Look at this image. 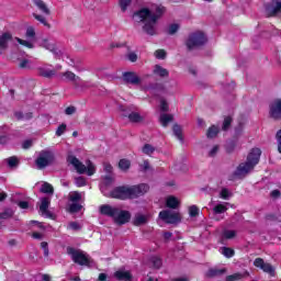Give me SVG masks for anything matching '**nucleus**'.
<instances>
[{"instance_id": "1", "label": "nucleus", "mask_w": 281, "mask_h": 281, "mask_svg": "<svg viewBox=\"0 0 281 281\" xmlns=\"http://www.w3.org/2000/svg\"><path fill=\"white\" fill-rule=\"evenodd\" d=\"M165 9L161 5H153L150 9L143 8L133 14V21L135 23H144L143 32L148 36H156L157 34V21L161 19Z\"/></svg>"}, {"instance_id": "2", "label": "nucleus", "mask_w": 281, "mask_h": 281, "mask_svg": "<svg viewBox=\"0 0 281 281\" xmlns=\"http://www.w3.org/2000/svg\"><path fill=\"white\" fill-rule=\"evenodd\" d=\"M260 155H262L260 148H252L248 154L246 161L239 164V166L235 170V177H238V179L247 177V175H249V172H251V170H254V168L258 166L260 161Z\"/></svg>"}, {"instance_id": "3", "label": "nucleus", "mask_w": 281, "mask_h": 281, "mask_svg": "<svg viewBox=\"0 0 281 281\" xmlns=\"http://www.w3.org/2000/svg\"><path fill=\"white\" fill-rule=\"evenodd\" d=\"M99 212L103 216H109L110 218H113L116 225H126V223L131 221V212L124 211L117 206L103 204L99 207Z\"/></svg>"}, {"instance_id": "4", "label": "nucleus", "mask_w": 281, "mask_h": 281, "mask_svg": "<svg viewBox=\"0 0 281 281\" xmlns=\"http://www.w3.org/2000/svg\"><path fill=\"white\" fill-rule=\"evenodd\" d=\"M67 254L70 256L72 262L75 265H79L80 267H89L93 260L87 252L80 250V249H75L74 247H68L67 248Z\"/></svg>"}, {"instance_id": "5", "label": "nucleus", "mask_w": 281, "mask_h": 281, "mask_svg": "<svg viewBox=\"0 0 281 281\" xmlns=\"http://www.w3.org/2000/svg\"><path fill=\"white\" fill-rule=\"evenodd\" d=\"M67 161L74 166L79 175H85V172H87L88 177L95 175V166L91 161H88L87 166H85L76 156H68Z\"/></svg>"}, {"instance_id": "6", "label": "nucleus", "mask_w": 281, "mask_h": 281, "mask_svg": "<svg viewBox=\"0 0 281 281\" xmlns=\"http://www.w3.org/2000/svg\"><path fill=\"white\" fill-rule=\"evenodd\" d=\"M50 164H54V154L49 150H42L35 159L37 170H44Z\"/></svg>"}, {"instance_id": "7", "label": "nucleus", "mask_w": 281, "mask_h": 281, "mask_svg": "<svg viewBox=\"0 0 281 281\" xmlns=\"http://www.w3.org/2000/svg\"><path fill=\"white\" fill-rule=\"evenodd\" d=\"M205 43H207V37H205V34L202 32H195L189 36L187 47L189 49H194L196 47H201V45H205Z\"/></svg>"}, {"instance_id": "8", "label": "nucleus", "mask_w": 281, "mask_h": 281, "mask_svg": "<svg viewBox=\"0 0 281 281\" xmlns=\"http://www.w3.org/2000/svg\"><path fill=\"white\" fill-rule=\"evenodd\" d=\"M40 47L47 49L54 54L55 58H63L65 56V50L56 46V43L52 40L44 38L40 42Z\"/></svg>"}, {"instance_id": "9", "label": "nucleus", "mask_w": 281, "mask_h": 281, "mask_svg": "<svg viewBox=\"0 0 281 281\" xmlns=\"http://www.w3.org/2000/svg\"><path fill=\"white\" fill-rule=\"evenodd\" d=\"M159 218L161 221H165V223H168L169 225H175V223L181 222V215L175 211H161L159 213Z\"/></svg>"}, {"instance_id": "10", "label": "nucleus", "mask_w": 281, "mask_h": 281, "mask_svg": "<svg viewBox=\"0 0 281 281\" xmlns=\"http://www.w3.org/2000/svg\"><path fill=\"white\" fill-rule=\"evenodd\" d=\"M254 267L261 269L263 273H268V276H271L272 278L276 276V268L271 263L265 262V259L262 258H256L254 261Z\"/></svg>"}, {"instance_id": "11", "label": "nucleus", "mask_w": 281, "mask_h": 281, "mask_svg": "<svg viewBox=\"0 0 281 281\" xmlns=\"http://www.w3.org/2000/svg\"><path fill=\"white\" fill-rule=\"evenodd\" d=\"M111 196L112 199H121V201L132 199L131 187H119L112 191Z\"/></svg>"}, {"instance_id": "12", "label": "nucleus", "mask_w": 281, "mask_h": 281, "mask_svg": "<svg viewBox=\"0 0 281 281\" xmlns=\"http://www.w3.org/2000/svg\"><path fill=\"white\" fill-rule=\"evenodd\" d=\"M123 82L125 85H133L134 87H137L142 85V78H139V75L134 71H126L123 72Z\"/></svg>"}, {"instance_id": "13", "label": "nucleus", "mask_w": 281, "mask_h": 281, "mask_svg": "<svg viewBox=\"0 0 281 281\" xmlns=\"http://www.w3.org/2000/svg\"><path fill=\"white\" fill-rule=\"evenodd\" d=\"M148 190H150V187L146 183L130 187L132 199H137V196H144V194H146Z\"/></svg>"}, {"instance_id": "14", "label": "nucleus", "mask_w": 281, "mask_h": 281, "mask_svg": "<svg viewBox=\"0 0 281 281\" xmlns=\"http://www.w3.org/2000/svg\"><path fill=\"white\" fill-rule=\"evenodd\" d=\"M270 116L273 120H281V99H276L270 104Z\"/></svg>"}, {"instance_id": "15", "label": "nucleus", "mask_w": 281, "mask_h": 281, "mask_svg": "<svg viewBox=\"0 0 281 281\" xmlns=\"http://www.w3.org/2000/svg\"><path fill=\"white\" fill-rule=\"evenodd\" d=\"M266 12L268 16H276V14H281V1L273 0L271 3L267 4Z\"/></svg>"}, {"instance_id": "16", "label": "nucleus", "mask_w": 281, "mask_h": 281, "mask_svg": "<svg viewBox=\"0 0 281 281\" xmlns=\"http://www.w3.org/2000/svg\"><path fill=\"white\" fill-rule=\"evenodd\" d=\"M61 78H65V80H68V82H74L75 87H80L81 78L69 70L63 72Z\"/></svg>"}, {"instance_id": "17", "label": "nucleus", "mask_w": 281, "mask_h": 281, "mask_svg": "<svg viewBox=\"0 0 281 281\" xmlns=\"http://www.w3.org/2000/svg\"><path fill=\"white\" fill-rule=\"evenodd\" d=\"M12 41V34L11 33H2L0 35V54H3L5 49H8V43Z\"/></svg>"}, {"instance_id": "18", "label": "nucleus", "mask_w": 281, "mask_h": 281, "mask_svg": "<svg viewBox=\"0 0 281 281\" xmlns=\"http://www.w3.org/2000/svg\"><path fill=\"white\" fill-rule=\"evenodd\" d=\"M33 5L42 12V14H45L46 16H49L52 14V11L49 10V7H47V3L43 0H33Z\"/></svg>"}, {"instance_id": "19", "label": "nucleus", "mask_w": 281, "mask_h": 281, "mask_svg": "<svg viewBox=\"0 0 281 281\" xmlns=\"http://www.w3.org/2000/svg\"><path fill=\"white\" fill-rule=\"evenodd\" d=\"M227 273V269H218V268H211L206 272V278H218L221 276H225Z\"/></svg>"}, {"instance_id": "20", "label": "nucleus", "mask_w": 281, "mask_h": 281, "mask_svg": "<svg viewBox=\"0 0 281 281\" xmlns=\"http://www.w3.org/2000/svg\"><path fill=\"white\" fill-rule=\"evenodd\" d=\"M114 278L121 281H131L133 280V274H131V272L126 270H119L114 273Z\"/></svg>"}, {"instance_id": "21", "label": "nucleus", "mask_w": 281, "mask_h": 281, "mask_svg": "<svg viewBox=\"0 0 281 281\" xmlns=\"http://www.w3.org/2000/svg\"><path fill=\"white\" fill-rule=\"evenodd\" d=\"M49 203H52L49 198H43L41 200L40 212L43 216H47L49 214Z\"/></svg>"}, {"instance_id": "22", "label": "nucleus", "mask_w": 281, "mask_h": 281, "mask_svg": "<svg viewBox=\"0 0 281 281\" xmlns=\"http://www.w3.org/2000/svg\"><path fill=\"white\" fill-rule=\"evenodd\" d=\"M154 74H155V76H159V78H168V76H169L168 69H166L159 65H156L154 67Z\"/></svg>"}, {"instance_id": "23", "label": "nucleus", "mask_w": 281, "mask_h": 281, "mask_svg": "<svg viewBox=\"0 0 281 281\" xmlns=\"http://www.w3.org/2000/svg\"><path fill=\"white\" fill-rule=\"evenodd\" d=\"M247 276H249V273L247 271H245L244 273L240 272H236L234 274L227 276L226 277V281H238V280H243V278H247Z\"/></svg>"}, {"instance_id": "24", "label": "nucleus", "mask_w": 281, "mask_h": 281, "mask_svg": "<svg viewBox=\"0 0 281 281\" xmlns=\"http://www.w3.org/2000/svg\"><path fill=\"white\" fill-rule=\"evenodd\" d=\"M146 223H148V217L147 215L144 214H136L134 217V225H146Z\"/></svg>"}, {"instance_id": "25", "label": "nucleus", "mask_w": 281, "mask_h": 281, "mask_svg": "<svg viewBox=\"0 0 281 281\" xmlns=\"http://www.w3.org/2000/svg\"><path fill=\"white\" fill-rule=\"evenodd\" d=\"M40 76H43L44 78H53V76H56V70L47 69L45 67L38 68Z\"/></svg>"}, {"instance_id": "26", "label": "nucleus", "mask_w": 281, "mask_h": 281, "mask_svg": "<svg viewBox=\"0 0 281 281\" xmlns=\"http://www.w3.org/2000/svg\"><path fill=\"white\" fill-rule=\"evenodd\" d=\"M68 199L71 203H80L82 201V193L72 191L69 193Z\"/></svg>"}, {"instance_id": "27", "label": "nucleus", "mask_w": 281, "mask_h": 281, "mask_svg": "<svg viewBox=\"0 0 281 281\" xmlns=\"http://www.w3.org/2000/svg\"><path fill=\"white\" fill-rule=\"evenodd\" d=\"M166 205L171 210H177L179 207V200L175 196H169L167 198Z\"/></svg>"}, {"instance_id": "28", "label": "nucleus", "mask_w": 281, "mask_h": 281, "mask_svg": "<svg viewBox=\"0 0 281 281\" xmlns=\"http://www.w3.org/2000/svg\"><path fill=\"white\" fill-rule=\"evenodd\" d=\"M128 120H130V122H133L135 124H139V122H142L144 120V116H142L137 112H132L131 114H128Z\"/></svg>"}, {"instance_id": "29", "label": "nucleus", "mask_w": 281, "mask_h": 281, "mask_svg": "<svg viewBox=\"0 0 281 281\" xmlns=\"http://www.w3.org/2000/svg\"><path fill=\"white\" fill-rule=\"evenodd\" d=\"M227 212V203L225 204H216L213 207V214H225Z\"/></svg>"}, {"instance_id": "30", "label": "nucleus", "mask_w": 281, "mask_h": 281, "mask_svg": "<svg viewBox=\"0 0 281 281\" xmlns=\"http://www.w3.org/2000/svg\"><path fill=\"white\" fill-rule=\"evenodd\" d=\"M33 18L40 23H42V25H44L45 27H52V25L47 22V19H45V16L38 13H33Z\"/></svg>"}, {"instance_id": "31", "label": "nucleus", "mask_w": 281, "mask_h": 281, "mask_svg": "<svg viewBox=\"0 0 281 281\" xmlns=\"http://www.w3.org/2000/svg\"><path fill=\"white\" fill-rule=\"evenodd\" d=\"M41 192L44 194H54V187L47 182H44L42 184Z\"/></svg>"}, {"instance_id": "32", "label": "nucleus", "mask_w": 281, "mask_h": 281, "mask_svg": "<svg viewBox=\"0 0 281 281\" xmlns=\"http://www.w3.org/2000/svg\"><path fill=\"white\" fill-rule=\"evenodd\" d=\"M119 168H120V170H123V172H126V170H128V168H131V160L121 159L119 161Z\"/></svg>"}, {"instance_id": "33", "label": "nucleus", "mask_w": 281, "mask_h": 281, "mask_svg": "<svg viewBox=\"0 0 281 281\" xmlns=\"http://www.w3.org/2000/svg\"><path fill=\"white\" fill-rule=\"evenodd\" d=\"M172 121V114H162L160 115V123L161 126H168V124H170V122Z\"/></svg>"}, {"instance_id": "34", "label": "nucleus", "mask_w": 281, "mask_h": 281, "mask_svg": "<svg viewBox=\"0 0 281 281\" xmlns=\"http://www.w3.org/2000/svg\"><path fill=\"white\" fill-rule=\"evenodd\" d=\"M236 231L234 229H225L223 232V238H225L226 240H232L233 238H236Z\"/></svg>"}, {"instance_id": "35", "label": "nucleus", "mask_w": 281, "mask_h": 281, "mask_svg": "<svg viewBox=\"0 0 281 281\" xmlns=\"http://www.w3.org/2000/svg\"><path fill=\"white\" fill-rule=\"evenodd\" d=\"M173 135L180 140L183 142V131L179 125H173Z\"/></svg>"}, {"instance_id": "36", "label": "nucleus", "mask_w": 281, "mask_h": 281, "mask_svg": "<svg viewBox=\"0 0 281 281\" xmlns=\"http://www.w3.org/2000/svg\"><path fill=\"white\" fill-rule=\"evenodd\" d=\"M217 135H218V127L217 126L213 125L207 130L206 137H209L210 139L216 137Z\"/></svg>"}, {"instance_id": "37", "label": "nucleus", "mask_w": 281, "mask_h": 281, "mask_svg": "<svg viewBox=\"0 0 281 281\" xmlns=\"http://www.w3.org/2000/svg\"><path fill=\"white\" fill-rule=\"evenodd\" d=\"M80 210H82V205H80L79 202H72L71 204H69V212L71 214L80 212Z\"/></svg>"}, {"instance_id": "38", "label": "nucleus", "mask_w": 281, "mask_h": 281, "mask_svg": "<svg viewBox=\"0 0 281 281\" xmlns=\"http://www.w3.org/2000/svg\"><path fill=\"white\" fill-rule=\"evenodd\" d=\"M15 41L20 44L23 45L24 47H27L29 49H34V44L30 41L21 40L19 37H15Z\"/></svg>"}, {"instance_id": "39", "label": "nucleus", "mask_w": 281, "mask_h": 281, "mask_svg": "<svg viewBox=\"0 0 281 281\" xmlns=\"http://www.w3.org/2000/svg\"><path fill=\"white\" fill-rule=\"evenodd\" d=\"M222 254H223V256H225V258H234L235 251L232 248L223 247L222 248Z\"/></svg>"}, {"instance_id": "40", "label": "nucleus", "mask_w": 281, "mask_h": 281, "mask_svg": "<svg viewBox=\"0 0 281 281\" xmlns=\"http://www.w3.org/2000/svg\"><path fill=\"white\" fill-rule=\"evenodd\" d=\"M150 262H151V266L154 267V269L161 268V259L159 257H151Z\"/></svg>"}, {"instance_id": "41", "label": "nucleus", "mask_w": 281, "mask_h": 281, "mask_svg": "<svg viewBox=\"0 0 281 281\" xmlns=\"http://www.w3.org/2000/svg\"><path fill=\"white\" fill-rule=\"evenodd\" d=\"M7 164L10 168H16V166H19V158L10 157L7 159Z\"/></svg>"}, {"instance_id": "42", "label": "nucleus", "mask_w": 281, "mask_h": 281, "mask_svg": "<svg viewBox=\"0 0 281 281\" xmlns=\"http://www.w3.org/2000/svg\"><path fill=\"white\" fill-rule=\"evenodd\" d=\"M143 153L144 155H153V153H155V148L150 144H145L143 146Z\"/></svg>"}, {"instance_id": "43", "label": "nucleus", "mask_w": 281, "mask_h": 281, "mask_svg": "<svg viewBox=\"0 0 281 281\" xmlns=\"http://www.w3.org/2000/svg\"><path fill=\"white\" fill-rule=\"evenodd\" d=\"M75 183L77 188H82L85 186H87V179H85V177H77L75 179Z\"/></svg>"}, {"instance_id": "44", "label": "nucleus", "mask_w": 281, "mask_h": 281, "mask_svg": "<svg viewBox=\"0 0 281 281\" xmlns=\"http://www.w3.org/2000/svg\"><path fill=\"white\" fill-rule=\"evenodd\" d=\"M132 2H133V0H121L120 7H121L122 12H126V10H128V5H131Z\"/></svg>"}, {"instance_id": "45", "label": "nucleus", "mask_w": 281, "mask_h": 281, "mask_svg": "<svg viewBox=\"0 0 281 281\" xmlns=\"http://www.w3.org/2000/svg\"><path fill=\"white\" fill-rule=\"evenodd\" d=\"M91 87H93V85H91L90 81H83L81 79V81H79V87H75V89H91Z\"/></svg>"}, {"instance_id": "46", "label": "nucleus", "mask_w": 281, "mask_h": 281, "mask_svg": "<svg viewBox=\"0 0 281 281\" xmlns=\"http://www.w3.org/2000/svg\"><path fill=\"white\" fill-rule=\"evenodd\" d=\"M11 216H14V212L11 209H7L4 212L0 213V218H11Z\"/></svg>"}, {"instance_id": "47", "label": "nucleus", "mask_w": 281, "mask_h": 281, "mask_svg": "<svg viewBox=\"0 0 281 281\" xmlns=\"http://www.w3.org/2000/svg\"><path fill=\"white\" fill-rule=\"evenodd\" d=\"M177 32H179V24H171L169 25L167 33L172 35V34H177Z\"/></svg>"}, {"instance_id": "48", "label": "nucleus", "mask_w": 281, "mask_h": 281, "mask_svg": "<svg viewBox=\"0 0 281 281\" xmlns=\"http://www.w3.org/2000/svg\"><path fill=\"white\" fill-rule=\"evenodd\" d=\"M140 172H147V170H150V162L148 160H144L142 165H139Z\"/></svg>"}, {"instance_id": "49", "label": "nucleus", "mask_w": 281, "mask_h": 281, "mask_svg": "<svg viewBox=\"0 0 281 281\" xmlns=\"http://www.w3.org/2000/svg\"><path fill=\"white\" fill-rule=\"evenodd\" d=\"M68 229H72V232H78L79 229H81L80 224H78V222H70L68 224Z\"/></svg>"}, {"instance_id": "50", "label": "nucleus", "mask_w": 281, "mask_h": 281, "mask_svg": "<svg viewBox=\"0 0 281 281\" xmlns=\"http://www.w3.org/2000/svg\"><path fill=\"white\" fill-rule=\"evenodd\" d=\"M155 56L158 58V60H164L166 58V50L158 49L155 52Z\"/></svg>"}, {"instance_id": "51", "label": "nucleus", "mask_w": 281, "mask_h": 281, "mask_svg": "<svg viewBox=\"0 0 281 281\" xmlns=\"http://www.w3.org/2000/svg\"><path fill=\"white\" fill-rule=\"evenodd\" d=\"M65 131H67V124L59 125L56 130L57 137H60V135H63Z\"/></svg>"}, {"instance_id": "52", "label": "nucleus", "mask_w": 281, "mask_h": 281, "mask_svg": "<svg viewBox=\"0 0 281 281\" xmlns=\"http://www.w3.org/2000/svg\"><path fill=\"white\" fill-rule=\"evenodd\" d=\"M189 214L190 216H198L199 215V207L196 205H191L189 207Z\"/></svg>"}, {"instance_id": "53", "label": "nucleus", "mask_w": 281, "mask_h": 281, "mask_svg": "<svg viewBox=\"0 0 281 281\" xmlns=\"http://www.w3.org/2000/svg\"><path fill=\"white\" fill-rule=\"evenodd\" d=\"M231 125H232V117L229 116L225 117L223 123V131H227V128H229Z\"/></svg>"}, {"instance_id": "54", "label": "nucleus", "mask_w": 281, "mask_h": 281, "mask_svg": "<svg viewBox=\"0 0 281 281\" xmlns=\"http://www.w3.org/2000/svg\"><path fill=\"white\" fill-rule=\"evenodd\" d=\"M221 199L227 200L231 196L229 190L227 189H222L220 193Z\"/></svg>"}, {"instance_id": "55", "label": "nucleus", "mask_w": 281, "mask_h": 281, "mask_svg": "<svg viewBox=\"0 0 281 281\" xmlns=\"http://www.w3.org/2000/svg\"><path fill=\"white\" fill-rule=\"evenodd\" d=\"M36 36V32L34 31V27H29L26 30V38H34Z\"/></svg>"}, {"instance_id": "56", "label": "nucleus", "mask_w": 281, "mask_h": 281, "mask_svg": "<svg viewBox=\"0 0 281 281\" xmlns=\"http://www.w3.org/2000/svg\"><path fill=\"white\" fill-rule=\"evenodd\" d=\"M20 69H27L30 67V60L27 59H22L19 64Z\"/></svg>"}, {"instance_id": "57", "label": "nucleus", "mask_w": 281, "mask_h": 281, "mask_svg": "<svg viewBox=\"0 0 281 281\" xmlns=\"http://www.w3.org/2000/svg\"><path fill=\"white\" fill-rule=\"evenodd\" d=\"M276 139L278 142V150L281 154V130L277 132Z\"/></svg>"}, {"instance_id": "58", "label": "nucleus", "mask_w": 281, "mask_h": 281, "mask_svg": "<svg viewBox=\"0 0 281 281\" xmlns=\"http://www.w3.org/2000/svg\"><path fill=\"white\" fill-rule=\"evenodd\" d=\"M74 113H76V106L70 105V106L66 108V110H65L66 115H74Z\"/></svg>"}, {"instance_id": "59", "label": "nucleus", "mask_w": 281, "mask_h": 281, "mask_svg": "<svg viewBox=\"0 0 281 281\" xmlns=\"http://www.w3.org/2000/svg\"><path fill=\"white\" fill-rule=\"evenodd\" d=\"M127 58L131 63H137V54L135 53L127 54Z\"/></svg>"}, {"instance_id": "60", "label": "nucleus", "mask_w": 281, "mask_h": 281, "mask_svg": "<svg viewBox=\"0 0 281 281\" xmlns=\"http://www.w3.org/2000/svg\"><path fill=\"white\" fill-rule=\"evenodd\" d=\"M19 207H21V210H27V207H30V203H27V201H21L18 203Z\"/></svg>"}, {"instance_id": "61", "label": "nucleus", "mask_w": 281, "mask_h": 281, "mask_svg": "<svg viewBox=\"0 0 281 281\" xmlns=\"http://www.w3.org/2000/svg\"><path fill=\"white\" fill-rule=\"evenodd\" d=\"M22 148H24V150H27V148H32V140H24L22 144Z\"/></svg>"}, {"instance_id": "62", "label": "nucleus", "mask_w": 281, "mask_h": 281, "mask_svg": "<svg viewBox=\"0 0 281 281\" xmlns=\"http://www.w3.org/2000/svg\"><path fill=\"white\" fill-rule=\"evenodd\" d=\"M216 153H218V146H214L210 153H209V157H215Z\"/></svg>"}, {"instance_id": "63", "label": "nucleus", "mask_w": 281, "mask_h": 281, "mask_svg": "<svg viewBox=\"0 0 281 281\" xmlns=\"http://www.w3.org/2000/svg\"><path fill=\"white\" fill-rule=\"evenodd\" d=\"M266 221H272V222H276V221H279V217L277 215H273V214H268L266 216Z\"/></svg>"}, {"instance_id": "64", "label": "nucleus", "mask_w": 281, "mask_h": 281, "mask_svg": "<svg viewBox=\"0 0 281 281\" xmlns=\"http://www.w3.org/2000/svg\"><path fill=\"white\" fill-rule=\"evenodd\" d=\"M160 109L165 112L168 111V103L166 102V100L160 101Z\"/></svg>"}]
</instances>
